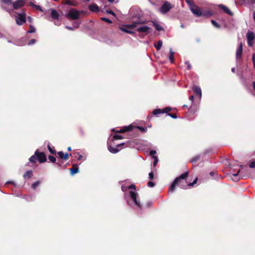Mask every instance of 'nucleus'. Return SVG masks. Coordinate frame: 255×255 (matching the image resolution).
<instances>
[{
  "label": "nucleus",
  "instance_id": "16",
  "mask_svg": "<svg viewBox=\"0 0 255 255\" xmlns=\"http://www.w3.org/2000/svg\"><path fill=\"white\" fill-rule=\"evenodd\" d=\"M151 23L152 25L155 27L156 30L160 31L164 30L163 28L160 25H159L156 21H151Z\"/></svg>",
  "mask_w": 255,
  "mask_h": 255
},
{
  "label": "nucleus",
  "instance_id": "32",
  "mask_svg": "<svg viewBox=\"0 0 255 255\" xmlns=\"http://www.w3.org/2000/svg\"><path fill=\"white\" fill-rule=\"evenodd\" d=\"M162 45V41L161 40H159L157 42V44L155 45V47L157 50H159L161 49Z\"/></svg>",
  "mask_w": 255,
  "mask_h": 255
},
{
  "label": "nucleus",
  "instance_id": "12",
  "mask_svg": "<svg viewBox=\"0 0 255 255\" xmlns=\"http://www.w3.org/2000/svg\"><path fill=\"white\" fill-rule=\"evenodd\" d=\"M190 10L192 13L196 16L200 17L202 16L201 10L196 5H193L190 7Z\"/></svg>",
  "mask_w": 255,
  "mask_h": 255
},
{
  "label": "nucleus",
  "instance_id": "13",
  "mask_svg": "<svg viewBox=\"0 0 255 255\" xmlns=\"http://www.w3.org/2000/svg\"><path fill=\"white\" fill-rule=\"evenodd\" d=\"M141 140L135 139L133 141L134 147L138 151H143V145Z\"/></svg>",
  "mask_w": 255,
  "mask_h": 255
},
{
  "label": "nucleus",
  "instance_id": "34",
  "mask_svg": "<svg viewBox=\"0 0 255 255\" xmlns=\"http://www.w3.org/2000/svg\"><path fill=\"white\" fill-rule=\"evenodd\" d=\"M37 157L35 156V155H33L32 156H31L29 158V161L31 162V163H35L36 161V160H37Z\"/></svg>",
  "mask_w": 255,
  "mask_h": 255
},
{
  "label": "nucleus",
  "instance_id": "50",
  "mask_svg": "<svg viewBox=\"0 0 255 255\" xmlns=\"http://www.w3.org/2000/svg\"><path fill=\"white\" fill-rule=\"evenodd\" d=\"M185 64L187 65L188 69L190 70L191 68V66L188 61L185 62Z\"/></svg>",
  "mask_w": 255,
  "mask_h": 255
},
{
  "label": "nucleus",
  "instance_id": "53",
  "mask_svg": "<svg viewBox=\"0 0 255 255\" xmlns=\"http://www.w3.org/2000/svg\"><path fill=\"white\" fill-rule=\"evenodd\" d=\"M54 24L57 26H59L61 24V22L57 20L54 22Z\"/></svg>",
  "mask_w": 255,
  "mask_h": 255
},
{
  "label": "nucleus",
  "instance_id": "7",
  "mask_svg": "<svg viewBox=\"0 0 255 255\" xmlns=\"http://www.w3.org/2000/svg\"><path fill=\"white\" fill-rule=\"evenodd\" d=\"M15 20L16 23L21 25L26 22V14L24 11L17 13L15 16Z\"/></svg>",
  "mask_w": 255,
  "mask_h": 255
},
{
  "label": "nucleus",
  "instance_id": "42",
  "mask_svg": "<svg viewBox=\"0 0 255 255\" xmlns=\"http://www.w3.org/2000/svg\"><path fill=\"white\" fill-rule=\"evenodd\" d=\"M186 2L188 4L190 8L193 5H195L192 0H186Z\"/></svg>",
  "mask_w": 255,
  "mask_h": 255
},
{
  "label": "nucleus",
  "instance_id": "5",
  "mask_svg": "<svg viewBox=\"0 0 255 255\" xmlns=\"http://www.w3.org/2000/svg\"><path fill=\"white\" fill-rule=\"evenodd\" d=\"M83 12V11H79L74 8H71L69 12L65 14V17L69 20L77 19Z\"/></svg>",
  "mask_w": 255,
  "mask_h": 255
},
{
  "label": "nucleus",
  "instance_id": "27",
  "mask_svg": "<svg viewBox=\"0 0 255 255\" xmlns=\"http://www.w3.org/2000/svg\"><path fill=\"white\" fill-rule=\"evenodd\" d=\"M29 5L33 8H35L40 11H43V9H42L41 6L38 5H36L32 2H30L29 3Z\"/></svg>",
  "mask_w": 255,
  "mask_h": 255
},
{
  "label": "nucleus",
  "instance_id": "3",
  "mask_svg": "<svg viewBox=\"0 0 255 255\" xmlns=\"http://www.w3.org/2000/svg\"><path fill=\"white\" fill-rule=\"evenodd\" d=\"M112 131H116L117 133H124L127 131H132L137 133L138 131L141 133L143 132V127L141 124L137 122H133L131 124L123 127L120 130L116 131L114 128L112 129Z\"/></svg>",
  "mask_w": 255,
  "mask_h": 255
},
{
  "label": "nucleus",
  "instance_id": "29",
  "mask_svg": "<svg viewBox=\"0 0 255 255\" xmlns=\"http://www.w3.org/2000/svg\"><path fill=\"white\" fill-rule=\"evenodd\" d=\"M161 113H163V110L160 109H156L153 110L152 112V114L153 115H157Z\"/></svg>",
  "mask_w": 255,
  "mask_h": 255
},
{
  "label": "nucleus",
  "instance_id": "11",
  "mask_svg": "<svg viewBox=\"0 0 255 255\" xmlns=\"http://www.w3.org/2000/svg\"><path fill=\"white\" fill-rule=\"evenodd\" d=\"M35 155L40 163H43L46 161V157L43 152H40L37 150L35 152Z\"/></svg>",
  "mask_w": 255,
  "mask_h": 255
},
{
  "label": "nucleus",
  "instance_id": "15",
  "mask_svg": "<svg viewBox=\"0 0 255 255\" xmlns=\"http://www.w3.org/2000/svg\"><path fill=\"white\" fill-rule=\"evenodd\" d=\"M49 10L51 12L50 15L52 19H58L59 18V14L55 9L53 8H50Z\"/></svg>",
  "mask_w": 255,
  "mask_h": 255
},
{
  "label": "nucleus",
  "instance_id": "60",
  "mask_svg": "<svg viewBox=\"0 0 255 255\" xmlns=\"http://www.w3.org/2000/svg\"><path fill=\"white\" fill-rule=\"evenodd\" d=\"M215 174V172H210V175L211 176H214Z\"/></svg>",
  "mask_w": 255,
  "mask_h": 255
},
{
  "label": "nucleus",
  "instance_id": "26",
  "mask_svg": "<svg viewBox=\"0 0 255 255\" xmlns=\"http://www.w3.org/2000/svg\"><path fill=\"white\" fill-rule=\"evenodd\" d=\"M174 52L172 51V49L170 48L169 50V59L171 62V63H174Z\"/></svg>",
  "mask_w": 255,
  "mask_h": 255
},
{
  "label": "nucleus",
  "instance_id": "10",
  "mask_svg": "<svg viewBox=\"0 0 255 255\" xmlns=\"http://www.w3.org/2000/svg\"><path fill=\"white\" fill-rule=\"evenodd\" d=\"M247 38L248 41V44L249 46H252L254 43V40L255 38V34L253 32L250 31L247 34Z\"/></svg>",
  "mask_w": 255,
  "mask_h": 255
},
{
  "label": "nucleus",
  "instance_id": "21",
  "mask_svg": "<svg viewBox=\"0 0 255 255\" xmlns=\"http://www.w3.org/2000/svg\"><path fill=\"white\" fill-rule=\"evenodd\" d=\"M59 157L64 159H67L69 154L67 153H64L63 151H59L57 152Z\"/></svg>",
  "mask_w": 255,
  "mask_h": 255
},
{
  "label": "nucleus",
  "instance_id": "25",
  "mask_svg": "<svg viewBox=\"0 0 255 255\" xmlns=\"http://www.w3.org/2000/svg\"><path fill=\"white\" fill-rule=\"evenodd\" d=\"M202 16L204 17H210L212 15V13L210 10H202L201 11Z\"/></svg>",
  "mask_w": 255,
  "mask_h": 255
},
{
  "label": "nucleus",
  "instance_id": "64",
  "mask_svg": "<svg viewBox=\"0 0 255 255\" xmlns=\"http://www.w3.org/2000/svg\"><path fill=\"white\" fill-rule=\"evenodd\" d=\"M56 164L59 166H61V165H62V163H59V162H57Z\"/></svg>",
  "mask_w": 255,
  "mask_h": 255
},
{
  "label": "nucleus",
  "instance_id": "56",
  "mask_svg": "<svg viewBox=\"0 0 255 255\" xmlns=\"http://www.w3.org/2000/svg\"><path fill=\"white\" fill-rule=\"evenodd\" d=\"M253 63H255V54H253L252 55Z\"/></svg>",
  "mask_w": 255,
  "mask_h": 255
},
{
  "label": "nucleus",
  "instance_id": "1",
  "mask_svg": "<svg viewBox=\"0 0 255 255\" xmlns=\"http://www.w3.org/2000/svg\"><path fill=\"white\" fill-rule=\"evenodd\" d=\"M121 189L124 192V199L127 205L141 214L142 205L140 203L135 185L124 184L122 185Z\"/></svg>",
  "mask_w": 255,
  "mask_h": 255
},
{
  "label": "nucleus",
  "instance_id": "6",
  "mask_svg": "<svg viewBox=\"0 0 255 255\" xmlns=\"http://www.w3.org/2000/svg\"><path fill=\"white\" fill-rule=\"evenodd\" d=\"M25 1L26 0H17L14 2L12 1L11 6L10 7H4V10L10 12L13 9H17L23 6Z\"/></svg>",
  "mask_w": 255,
  "mask_h": 255
},
{
  "label": "nucleus",
  "instance_id": "63",
  "mask_svg": "<svg viewBox=\"0 0 255 255\" xmlns=\"http://www.w3.org/2000/svg\"><path fill=\"white\" fill-rule=\"evenodd\" d=\"M253 86L254 87V89L255 90V82H253Z\"/></svg>",
  "mask_w": 255,
  "mask_h": 255
},
{
  "label": "nucleus",
  "instance_id": "8",
  "mask_svg": "<svg viewBox=\"0 0 255 255\" xmlns=\"http://www.w3.org/2000/svg\"><path fill=\"white\" fill-rule=\"evenodd\" d=\"M172 8V6L171 5V4L168 2V1H165L161 6L160 8V12L162 14H165L168 11H169L171 8Z\"/></svg>",
  "mask_w": 255,
  "mask_h": 255
},
{
  "label": "nucleus",
  "instance_id": "57",
  "mask_svg": "<svg viewBox=\"0 0 255 255\" xmlns=\"http://www.w3.org/2000/svg\"><path fill=\"white\" fill-rule=\"evenodd\" d=\"M144 33H145L147 31L148 29H149V27L144 25Z\"/></svg>",
  "mask_w": 255,
  "mask_h": 255
},
{
  "label": "nucleus",
  "instance_id": "45",
  "mask_svg": "<svg viewBox=\"0 0 255 255\" xmlns=\"http://www.w3.org/2000/svg\"><path fill=\"white\" fill-rule=\"evenodd\" d=\"M101 19L103 21L107 22L109 23H112V21L110 19H109L107 18H106V17H101Z\"/></svg>",
  "mask_w": 255,
  "mask_h": 255
},
{
  "label": "nucleus",
  "instance_id": "14",
  "mask_svg": "<svg viewBox=\"0 0 255 255\" xmlns=\"http://www.w3.org/2000/svg\"><path fill=\"white\" fill-rule=\"evenodd\" d=\"M243 53V45L241 43L236 51V59L237 60L241 59Z\"/></svg>",
  "mask_w": 255,
  "mask_h": 255
},
{
  "label": "nucleus",
  "instance_id": "43",
  "mask_svg": "<svg viewBox=\"0 0 255 255\" xmlns=\"http://www.w3.org/2000/svg\"><path fill=\"white\" fill-rule=\"evenodd\" d=\"M36 40L35 39H32L28 41V42L27 43V44L28 45H32L36 43Z\"/></svg>",
  "mask_w": 255,
  "mask_h": 255
},
{
  "label": "nucleus",
  "instance_id": "19",
  "mask_svg": "<svg viewBox=\"0 0 255 255\" xmlns=\"http://www.w3.org/2000/svg\"><path fill=\"white\" fill-rule=\"evenodd\" d=\"M89 8L91 11L93 12H98L99 10L98 6L95 3H93L90 5Z\"/></svg>",
  "mask_w": 255,
  "mask_h": 255
},
{
  "label": "nucleus",
  "instance_id": "40",
  "mask_svg": "<svg viewBox=\"0 0 255 255\" xmlns=\"http://www.w3.org/2000/svg\"><path fill=\"white\" fill-rule=\"evenodd\" d=\"M162 110H163V113H167L168 112L171 111L172 109L169 107H167L163 109Z\"/></svg>",
  "mask_w": 255,
  "mask_h": 255
},
{
  "label": "nucleus",
  "instance_id": "20",
  "mask_svg": "<svg viewBox=\"0 0 255 255\" xmlns=\"http://www.w3.org/2000/svg\"><path fill=\"white\" fill-rule=\"evenodd\" d=\"M194 93L197 95L199 96L200 98L202 96L201 89L199 86H195L193 89Z\"/></svg>",
  "mask_w": 255,
  "mask_h": 255
},
{
  "label": "nucleus",
  "instance_id": "44",
  "mask_svg": "<svg viewBox=\"0 0 255 255\" xmlns=\"http://www.w3.org/2000/svg\"><path fill=\"white\" fill-rule=\"evenodd\" d=\"M48 159L50 161H51L52 162H53V163L55 162L56 160L55 157L52 155H49L48 156Z\"/></svg>",
  "mask_w": 255,
  "mask_h": 255
},
{
  "label": "nucleus",
  "instance_id": "55",
  "mask_svg": "<svg viewBox=\"0 0 255 255\" xmlns=\"http://www.w3.org/2000/svg\"><path fill=\"white\" fill-rule=\"evenodd\" d=\"M189 100L191 101L192 103H193L194 101V96L191 95L189 97Z\"/></svg>",
  "mask_w": 255,
  "mask_h": 255
},
{
  "label": "nucleus",
  "instance_id": "49",
  "mask_svg": "<svg viewBox=\"0 0 255 255\" xmlns=\"http://www.w3.org/2000/svg\"><path fill=\"white\" fill-rule=\"evenodd\" d=\"M167 116L170 117L171 118L173 119H176L177 116L175 114H167Z\"/></svg>",
  "mask_w": 255,
  "mask_h": 255
},
{
  "label": "nucleus",
  "instance_id": "39",
  "mask_svg": "<svg viewBox=\"0 0 255 255\" xmlns=\"http://www.w3.org/2000/svg\"><path fill=\"white\" fill-rule=\"evenodd\" d=\"M123 138V137L121 135H119V134H115L112 138V140H116V139H122Z\"/></svg>",
  "mask_w": 255,
  "mask_h": 255
},
{
  "label": "nucleus",
  "instance_id": "33",
  "mask_svg": "<svg viewBox=\"0 0 255 255\" xmlns=\"http://www.w3.org/2000/svg\"><path fill=\"white\" fill-rule=\"evenodd\" d=\"M242 172L241 171L240 169L238 170L237 173H233V176L236 178V179L234 180H238L239 179L237 178L239 176V174H240V176L242 175Z\"/></svg>",
  "mask_w": 255,
  "mask_h": 255
},
{
  "label": "nucleus",
  "instance_id": "46",
  "mask_svg": "<svg viewBox=\"0 0 255 255\" xmlns=\"http://www.w3.org/2000/svg\"><path fill=\"white\" fill-rule=\"evenodd\" d=\"M197 180H198L197 178H195L192 183H190L189 184H188V186H193L194 184L196 183V182L197 181Z\"/></svg>",
  "mask_w": 255,
  "mask_h": 255
},
{
  "label": "nucleus",
  "instance_id": "47",
  "mask_svg": "<svg viewBox=\"0 0 255 255\" xmlns=\"http://www.w3.org/2000/svg\"><path fill=\"white\" fill-rule=\"evenodd\" d=\"M249 166L252 168H255V161H252L250 163Z\"/></svg>",
  "mask_w": 255,
  "mask_h": 255
},
{
  "label": "nucleus",
  "instance_id": "41",
  "mask_svg": "<svg viewBox=\"0 0 255 255\" xmlns=\"http://www.w3.org/2000/svg\"><path fill=\"white\" fill-rule=\"evenodd\" d=\"M36 31L35 27L32 25H30V29L27 31V33H34Z\"/></svg>",
  "mask_w": 255,
  "mask_h": 255
},
{
  "label": "nucleus",
  "instance_id": "23",
  "mask_svg": "<svg viewBox=\"0 0 255 255\" xmlns=\"http://www.w3.org/2000/svg\"><path fill=\"white\" fill-rule=\"evenodd\" d=\"M219 7L223 10L226 13L229 14L230 15H232L233 14V13L230 11V10L226 6L220 4L219 5Z\"/></svg>",
  "mask_w": 255,
  "mask_h": 255
},
{
  "label": "nucleus",
  "instance_id": "59",
  "mask_svg": "<svg viewBox=\"0 0 255 255\" xmlns=\"http://www.w3.org/2000/svg\"><path fill=\"white\" fill-rule=\"evenodd\" d=\"M149 0V1L150 3H152V4H154V3H155V0Z\"/></svg>",
  "mask_w": 255,
  "mask_h": 255
},
{
  "label": "nucleus",
  "instance_id": "36",
  "mask_svg": "<svg viewBox=\"0 0 255 255\" xmlns=\"http://www.w3.org/2000/svg\"><path fill=\"white\" fill-rule=\"evenodd\" d=\"M81 24V22L79 20L75 21L73 23V26L74 28H77L79 27Z\"/></svg>",
  "mask_w": 255,
  "mask_h": 255
},
{
  "label": "nucleus",
  "instance_id": "54",
  "mask_svg": "<svg viewBox=\"0 0 255 255\" xmlns=\"http://www.w3.org/2000/svg\"><path fill=\"white\" fill-rule=\"evenodd\" d=\"M65 28H67V29H69V30H73L74 29V27H71V26H66Z\"/></svg>",
  "mask_w": 255,
  "mask_h": 255
},
{
  "label": "nucleus",
  "instance_id": "51",
  "mask_svg": "<svg viewBox=\"0 0 255 255\" xmlns=\"http://www.w3.org/2000/svg\"><path fill=\"white\" fill-rule=\"evenodd\" d=\"M107 12L109 14H112L114 16H116L115 13L111 10H107Z\"/></svg>",
  "mask_w": 255,
  "mask_h": 255
},
{
  "label": "nucleus",
  "instance_id": "58",
  "mask_svg": "<svg viewBox=\"0 0 255 255\" xmlns=\"http://www.w3.org/2000/svg\"><path fill=\"white\" fill-rule=\"evenodd\" d=\"M27 19H28V21L29 22H31L32 21V18L30 16H28L27 17Z\"/></svg>",
  "mask_w": 255,
  "mask_h": 255
},
{
  "label": "nucleus",
  "instance_id": "9",
  "mask_svg": "<svg viewBox=\"0 0 255 255\" xmlns=\"http://www.w3.org/2000/svg\"><path fill=\"white\" fill-rule=\"evenodd\" d=\"M124 145H125V143L122 142L121 143L117 144L116 146L114 147V146H112V145H110L109 143H108V148L109 151L111 153H117L120 150V149H119V148L124 146Z\"/></svg>",
  "mask_w": 255,
  "mask_h": 255
},
{
  "label": "nucleus",
  "instance_id": "17",
  "mask_svg": "<svg viewBox=\"0 0 255 255\" xmlns=\"http://www.w3.org/2000/svg\"><path fill=\"white\" fill-rule=\"evenodd\" d=\"M188 175V172H185L181 174L178 177H177L175 179H177V182L181 181H184V180L186 178Z\"/></svg>",
  "mask_w": 255,
  "mask_h": 255
},
{
  "label": "nucleus",
  "instance_id": "38",
  "mask_svg": "<svg viewBox=\"0 0 255 255\" xmlns=\"http://www.w3.org/2000/svg\"><path fill=\"white\" fill-rule=\"evenodd\" d=\"M211 23H212V24L216 27V28H219L220 27V24L217 23L215 20H211Z\"/></svg>",
  "mask_w": 255,
  "mask_h": 255
},
{
  "label": "nucleus",
  "instance_id": "48",
  "mask_svg": "<svg viewBox=\"0 0 255 255\" xmlns=\"http://www.w3.org/2000/svg\"><path fill=\"white\" fill-rule=\"evenodd\" d=\"M154 185V183L152 181H149L147 183V186L149 187H153Z\"/></svg>",
  "mask_w": 255,
  "mask_h": 255
},
{
  "label": "nucleus",
  "instance_id": "22",
  "mask_svg": "<svg viewBox=\"0 0 255 255\" xmlns=\"http://www.w3.org/2000/svg\"><path fill=\"white\" fill-rule=\"evenodd\" d=\"M178 183L177 182V179H175L174 182L172 183L171 186H170L169 188V191L173 192L174 191L175 189L176 186L177 185V184Z\"/></svg>",
  "mask_w": 255,
  "mask_h": 255
},
{
  "label": "nucleus",
  "instance_id": "52",
  "mask_svg": "<svg viewBox=\"0 0 255 255\" xmlns=\"http://www.w3.org/2000/svg\"><path fill=\"white\" fill-rule=\"evenodd\" d=\"M64 3L66 4H68V5L72 4V2L70 0H65V1L64 2Z\"/></svg>",
  "mask_w": 255,
  "mask_h": 255
},
{
  "label": "nucleus",
  "instance_id": "30",
  "mask_svg": "<svg viewBox=\"0 0 255 255\" xmlns=\"http://www.w3.org/2000/svg\"><path fill=\"white\" fill-rule=\"evenodd\" d=\"M71 174H74L78 172L79 168L77 167H73L72 168L70 169Z\"/></svg>",
  "mask_w": 255,
  "mask_h": 255
},
{
  "label": "nucleus",
  "instance_id": "4",
  "mask_svg": "<svg viewBox=\"0 0 255 255\" xmlns=\"http://www.w3.org/2000/svg\"><path fill=\"white\" fill-rule=\"evenodd\" d=\"M156 151L155 150H150L149 151V155L151 157V159L153 160V162L152 163V171L148 174V178L150 180H152L154 178L153 171L156 170L155 167L158 162V157L156 155Z\"/></svg>",
  "mask_w": 255,
  "mask_h": 255
},
{
  "label": "nucleus",
  "instance_id": "37",
  "mask_svg": "<svg viewBox=\"0 0 255 255\" xmlns=\"http://www.w3.org/2000/svg\"><path fill=\"white\" fill-rule=\"evenodd\" d=\"M200 158V156L199 155H197L195 156L192 158V159L191 160V162L192 163L196 162L197 160H198Z\"/></svg>",
  "mask_w": 255,
  "mask_h": 255
},
{
  "label": "nucleus",
  "instance_id": "31",
  "mask_svg": "<svg viewBox=\"0 0 255 255\" xmlns=\"http://www.w3.org/2000/svg\"><path fill=\"white\" fill-rule=\"evenodd\" d=\"M47 148L48 149V150L49 151V152L52 153V154H55L56 153V151L54 149V147H51L49 144V143L48 142V144H47Z\"/></svg>",
  "mask_w": 255,
  "mask_h": 255
},
{
  "label": "nucleus",
  "instance_id": "18",
  "mask_svg": "<svg viewBox=\"0 0 255 255\" xmlns=\"http://www.w3.org/2000/svg\"><path fill=\"white\" fill-rule=\"evenodd\" d=\"M1 1L5 5H2V7L4 9V7H10L12 4V0H1Z\"/></svg>",
  "mask_w": 255,
  "mask_h": 255
},
{
  "label": "nucleus",
  "instance_id": "24",
  "mask_svg": "<svg viewBox=\"0 0 255 255\" xmlns=\"http://www.w3.org/2000/svg\"><path fill=\"white\" fill-rule=\"evenodd\" d=\"M33 175V172L32 170L27 171L23 175V178L24 179L30 178Z\"/></svg>",
  "mask_w": 255,
  "mask_h": 255
},
{
  "label": "nucleus",
  "instance_id": "2",
  "mask_svg": "<svg viewBox=\"0 0 255 255\" xmlns=\"http://www.w3.org/2000/svg\"><path fill=\"white\" fill-rule=\"evenodd\" d=\"M140 15L136 13L132 18V23L127 25L126 28L120 27V29L128 33H132L133 32L129 29H136L138 31L143 32V25H142L143 21L139 19Z\"/></svg>",
  "mask_w": 255,
  "mask_h": 255
},
{
  "label": "nucleus",
  "instance_id": "62",
  "mask_svg": "<svg viewBox=\"0 0 255 255\" xmlns=\"http://www.w3.org/2000/svg\"><path fill=\"white\" fill-rule=\"evenodd\" d=\"M231 71L232 72L234 73L235 72V68L233 67L231 69Z\"/></svg>",
  "mask_w": 255,
  "mask_h": 255
},
{
  "label": "nucleus",
  "instance_id": "28",
  "mask_svg": "<svg viewBox=\"0 0 255 255\" xmlns=\"http://www.w3.org/2000/svg\"><path fill=\"white\" fill-rule=\"evenodd\" d=\"M177 185L182 189L186 188V186H188V185H187V182L186 181L179 182Z\"/></svg>",
  "mask_w": 255,
  "mask_h": 255
},
{
  "label": "nucleus",
  "instance_id": "61",
  "mask_svg": "<svg viewBox=\"0 0 255 255\" xmlns=\"http://www.w3.org/2000/svg\"><path fill=\"white\" fill-rule=\"evenodd\" d=\"M83 159V156H82V155H80L78 159V160H81V159Z\"/></svg>",
  "mask_w": 255,
  "mask_h": 255
},
{
  "label": "nucleus",
  "instance_id": "35",
  "mask_svg": "<svg viewBox=\"0 0 255 255\" xmlns=\"http://www.w3.org/2000/svg\"><path fill=\"white\" fill-rule=\"evenodd\" d=\"M40 182L39 181H36L32 184L31 187L33 189H35L40 185Z\"/></svg>",
  "mask_w": 255,
  "mask_h": 255
}]
</instances>
